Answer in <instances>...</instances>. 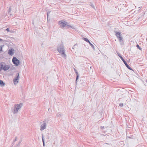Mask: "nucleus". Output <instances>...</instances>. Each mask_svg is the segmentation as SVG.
Instances as JSON below:
<instances>
[{
    "instance_id": "f257e3e1",
    "label": "nucleus",
    "mask_w": 147,
    "mask_h": 147,
    "mask_svg": "<svg viewBox=\"0 0 147 147\" xmlns=\"http://www.w3.org/2000/svg\"><path fill=\"white\" fill-rule=\"evenodd\" d=\"M57 50L61 55L62 57L65 59H66V55L65 53V49L63 45L62 44L58 45L57 47Z\"/></svg>"
},
{
    "instance_id": "f03ea898",
    "label": "nucleus",
    "mask_w": 147,
    "mask_h": 147,
    "mask_svg": "<svg viewBox=\"0 0 147 147\" xmlns=\"http://www.w3.org/2000/svg\"><path fill=\"white\" fill-rule=\"evenodd\" d=\"M23 106V104L21 103L19 104H15L13 106V108H12V112L13 114L17 113L19 110Z\"/></svg>"
},
{
    "instance_id": "7ed1b4c3",
    "label": "nucleus",
    "mask_w": 147,
    "mask_h": 147,
    "mask_svg": "<svg viewBox=\"0 0 147 147\" xmlns=\"http://www.w3.org/2000/svg\"><path fill=\"white\" fill-rule=\"evenodd\" d=\"M115 34V36L117 37L118 39L119 40V42L120 43V44L121 45H123V38L121 36V33L120 32H116Z\"/></svg>"
},
{
    "instance_id": "20e7f679",
    "label": "nucleus",
    "mask_w": 147,
    "mask_h": 147,
    "mask_svg": "<svg viewBox=\"0 0 147 147\" xmlns=\"http://www.w3.org/2000/svg\"><path fill=\"white\" fill-rule=\"evenodd\" d=\"M118 56L120 57V59L122 60L123 61V62L124 63L125 65V66L127 67L130 70H132L133 71V69L128 65L127 62L124 60L123 57L121 56L120 54L119 53H118Z\"/></svg>"
},
{
    "instance_id": "39448f33",
    "label": "nucleus",
    "mask_w": 147,
    "mask_h": 147,
    "mask_svg": "<svg viewBox=\"0 0 147 147\" xmlns=\"http://www.w3.org/2000/svg\"><path fill=\"white\" fill-rule=\"evenodd\" d=\"M12 61L13 64L16 66H18L20 64V61L19 60L17 59L16 57H13L12 59Z\"/></svg>"
},
{
    "instance_id": "423d86ee",
    "label": "nucleus",
    "mask_w": 147,
    "mask_h": 147,
    "mask_svg": "<svg viewBox=\"0 0 147 147\" xmlns=\"http://www.w3.org/2000/svg\"><path fill=\"white\" fill-rule=\"evenodd\" d=\"M59 23L60 26L62 28L64 27L67 25V22L63 20L59 21Z\"/></svg>"
},
{
    "instance_id": "0eeeda50",
    "label": "nucleus",
    "mask_w": 147,
    "mask_h": 147,
    "mask_svg": "<svg viewBox=\"0 0 147 147\" xmlns=\"http://www.w3.org/2000/svg\"><path fill=\"white\" fill-rule=\"evenodd\" d=\"M16 77L14 78L13 81V82L15 84V82H16L17 83H18V81L19 79V75L18 73H17L16 74Z\"/></svg>"
},
{
    "instance_id": "6e6552de",
    "label": "nucleus",
    "mask_w": 147,
    "mask_h": 147,
    "mask_svg": "<svg viewBox=\"0 0 147 147\" xmlns=\"http://www.w3.org/2000/svg\"><path fill=\"white\" fill-rule=\"evenodd\" d=\"M46 123L45 122L43 121V124L40 126V130L41 131L43 130L46 128Z\"/></svg>"
},
{
    "instance_id": "1a4fd4ad",
    "label": "nucleus",
    "mask_w": 147,
    "mask_h": 147,
    "mask_svg": "<svg viewBox=\"0 0 147 147\" xmlns=\"http://www.w3.org/2000/svg\"><path fill=\"white\" fill-rule=\"evenodd\" d=\"M14 50H12V49H9L8 51V53L9 55L12 56L14 54Z\"/></svg>"
},
{
    "instance_id": "9d476101",
    "label": "nucleus",
    "mask_w": 147,
    "mask_h": 147,
    "mask_svg": "<svg viewBox=\"0 0 147 147\" xmlns=\"http://www.w3.org/2000/svg\"><path fill=\"white\" fill-rule=\"evenodd\" d=\"M10 68L9 65H5L3 69L4 71H5L8 70Z\"/></svg>"
},
{
    "instance_id": "9b49d317",
    "label": "nucleus",
    "mask_w": 147,
    "mask_h": 147,
    "mask_svg": "<svg viewBox=\"0 0 147 147\" xmlns=\"http://www.w3.org/2000/svg\"><path fill=\"white\" fill-rule=\"evenodd\" d=\"M7 13H8V16H11L12 15L11 13V7L10 6L9 7Z\"/></svg>"
},
{
    "instance_id": "f8f14e48",
    "label": "nucleus",
    "mask_w": 147,
    "mask_h": 147,
    "mask_svg": "<svg viewBox=\"0 0 147 147\" xmlns=\"http://www.w3.org/2000/svg\"><path fill=\"white\" fill-rule=\"evenodd\" d=\"M0 86L1 87L3 86H5V83L1 80H0Z\"/></svg>"
},
{
    "instance_id": "ddd939ff",
    "label": "nucleus",
    "mask_w": 147,
    "mask_h": 147,
    "mask_svg": "<svg viewBox=\"0 0 147 147\" xmlns=\"http://www.w3.org/2000/svg\"><path fill=\"white\" fill-rule=\"evenodd\" d=\"M42 142H43V146H45L44 138L43 135V134H42Z\"/></svg>"
},
{
    "instance_id": "4468645a",
    "label": "nucleus",
    "mask_w": 147,
    "mask_h": 147,
    "mask_svg": "<svg viewBox=\"0 0 147 147\" xmlns=\"http://www.w3.org/2000/svg\"><path fill=\"white\" fill-rule=\"evenodd\" d=\"M76 75H77V76H76V83L77 80L78 78L79 75L78 74V72L76 71Z\"/></svg>"
},
{
    "instance_id": "2eb2a0df",
    "label": "nucleus",
    "mask_w": 147,
    "mask_h": 147,
    "mask_svg": "<svg viewBox=\"0 0 147 147\" xmlns=\"http://www.w3.org/2000/svg\"><path fill=\"white\" fill-rule=\"evenodd\" d=\"M3 63H0V67H1V68L2 69L3 68V67H4V65H3Z\"/></svg>"
},
{
    "instance_id": "dca6fc26",
    "label": "nucleus",
    "mask_w": 147,
    "mask_h": 147,
    "mask_svg": "<svg viewBox=\"0 0 147 147\" xmlns=\"http://www.w3.org/2000/svg\"><path fill=\"white\" fill-rule=\"evenodd\" d=\"M83 39L84 41H85L86 42H87L89 43L90 42V41L86 38H83Z\"/></svg>"
},
{
    "instance_id": "f3484780",
    "label": "nucleus",
    "mask_w": 147,
    "mask_h": 147,
    "mask_svg": "<svg viewBox=\"0 0 147 147\" xmlns=\"http://www.w3.org/2000/svg\"><path fill=\"white\" fill-rule=\"evenodd\" d=\"M57 117H60L62 116V114L60 113H58L57 115Z\"/></svg>"
},
{
    "instance_id": "a211bd4d",
    "label": "nucleus",
    "mask_w": 147,
    "mask_h": 147,
    "mask_svg": "<svg viewBox=\"0 0 147 147\" xmlns=\"http://www.w3.org/2000/svg\"><path fill=\"white\" fill-rule=\"evenodd\" d=\"M89 44L90 45L91 47L93 49H94V45L90 42H89Z\"/></svg>"
},
{
    "instance_id": "6ab92c4d",
    "label": "nucleus",
    "mask_w": 147,
    "mask_h": 147,
    "mask_svg": "<svg viewBox=\"0 0 147 147\" xmlns=\"http://www.w3.org/2000/svg\"><path fill=\"white\" fill-rule=\"evenodd\" d=\"M136 47L139 49H140V50H142V48H141L139 46V45H136Z\"/></svg>"
},
{
    "instance_id": "aec40b11",
    "label": "nucleus",
    "mask_w": 147,
    "mask_h": 147,
    "mask_svg": "<svg viewBox=\"0 0 147 147\" xmlns=\"http://www.w3.org/2000/svg\"><path fill=\"white\" fill-rule=\"evenodd\" d=\"M3 47V45L0 46V52L2 51V48Z\"/></svg>"
},
{
    "instance_id": "412c9836",
    "label": "nucleus",
    "mask_w": 147,
    "mask_h": 147,
    "mask_svg": "<svg viewBox=\"0 0 147 147\" xmlns=\"http://www.w3.org/2000/svg\"><path fill=\"white\" fill-rule=\"evenodd\" d=\"M67 26L69 27V28H72L73 29H74V28L73 26L70 25H68V24H67Z\"/></svg>"
},
{
    "instance_id": "4be33fe9",
    "label": "nucleus",
    "mask_w": 147,
    "mask_h": 147,
    "mask_svg": "<svg viewBox=\"0 0 147 147\" xmlns=\"http://www.w3.org/2000/svg\"><path fill=\"white\" fill-rule=\"evenodd\" d=\"M119 106H120L121 107H122L123 106V103H120V104H119Z\"/></svg>"
},
{
    "instance_id": "5701e85b",
    "label": "nucleus",
    "mask_w": 147,
    "mask_h": 147,
    "mask_svg": "<svg viewBox=\"0 0 147 147\" xmlns=\"http://www.w3.org/2000/svg\"><path fill=\"white\" fill-rule=\"evenodd\" d=\"M91 6H92V7L93 8H94V5L92 4H91Z\"/></svg>"
},
{
    "instance_id": "b1692460",
    "label": "nucleus",
    "mask_w": 147,
    "mask_h": 147,
    "mask_svg": "<svg viewBox=\"0 0 147 147\" xmlns=\"http://www.w3.org/2000/svg\"><path fill=\"white\" fill-rule=\"evenodd\" d=\"M50 11H48L47 12V17H48L49 14L50 13Z\"/></svg>"
},
{
    "instance_id": "393cba45",
    "label": "nucleus",
    "mask_w": 147,
    "mask_h": 147,
    "mask_svg": "<svg viewBox=\"0 0 147 147\" xmlns=\"http://www.w3.org/2000/svg\"><path fill=\"white\" fill-rule=\"evenodd\" d=\"M100 128L101 129H103L104 128V127L103 126H101Z\"/></svg>"
},
{
    "instance_id": "a878e982",
    "label": "nucleus",
    "mask_w": 147,
    "mask_h": 147,
    "mask_svg": "<svg viewBox=\"0 0 147 147\" xmlns=\"http://www.w3.org/2000/svg\"><path fill=\"white\" fill-rule=\"evenodd\" d=\"M17 137H16L15 138V139L14 141H13V142H15L16 141H17Z\"/></svg>"
},
{
    "instance_id": "bb28decb",
    "label": "nucleus",
    "mask_w": 147,
    "mask_h": 147,
    "mask_svg": "<svg viewBox=\"0 0 147 147\" xmlns=\"http://www.w3.org/2000/svg\"><path fill=\"white\" fill-rule=\"evenodd\" d=\"M5 30L7 31V32H9L10 31L9 28H7Z\"/></svg>"
},
{
    "instance_id": "cd10ccee",
    "label": "nucleus",
    "mask_w": 147,
    "mask_h": 147,
    "mask_svg": "<svg viewBox=\"0 0 147 147\" xmlns=\"http://www.w3.org/2000/svg\"><path fill=\"white\" fill-rule=\"evenodd\" d=\"M3 40L2 39L0 38V42H2L3 41Z\"/></svg>"
},
{
    "instance_id": "c85d7f7f",
    "label": "nucleus",
    "mask_w": 147,
    "mask_h": 147,
    "mask_svg": "<svg viewBox=\"0 0 147 147\" xmlns=\"http://www.w3.org/2000/svg\"><path fill=\"white\" fill-rule=\"evenodd\" d=\"M48 135V136H47V138L49 139V134H47Z\"/></svg>"
},
{
    "instance_id": "c756f323",
    "label": "nucleus",
    "mask_w": 147,
    "mask_h": 147,
    "mask_svg": "<svg viewBox=\"0 0 147 147\" xmlns=\"http://www.w3.org/2000/svg\"><path fill=\"white\" fill-rule=\"evenodd\" d=\"M2 69L0 67V71H1V70Z\"/></svg>"
},
{
    "instance_id": "7c9ffc66",
    "label": "nucleus",
    "mask_w": 147,
    "mask_h": 147,
    "mask_svg": "<svg viewBox=\"0 0 147 147\" xmlns=\"http://www.w3.org/2000/svg\"><path fill=\"white\" fill-rule=\"evenodd\" d=\"M21 141L18 144V145H20V143H21Z\"/></svg>"
},
{
    "instance_id": "2f4dec72",
    "label": "nucleus",
    "mask_w": 147,
    "mask_h": 147,
    "mask_svg": "<svg viewBox=\"0 0 147 147\" xmlns=\"http://www.w3.org/2000/svg\"><path fill=\"white\" fill-rule=\"evenodd\" d=\"M76 45V44L75 45H74V47H75Z\"/></svg>"
}]
</instances>
